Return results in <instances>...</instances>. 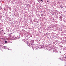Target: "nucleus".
Returning <instances> with one entry per match:
<instances>
[{
	"instance_id": "obj_13",
	"label": "nucleus",
	"mask_w": 66,
	"mask_h": 66,
	"mask_svg": "<svg viewBox=\"0 0 66 66\" xmlns=\"http://www.w3.org/2000/svg\"><path fill=\"white\" fill-rule=\"evenodd\" d=\"M10 10V11H11V10Z\"/></svg>"
},
{
	"instance_id": "obj_6",
	"label": "nucleus",
	"mask_w": 66,
	"mask_h": 66,
	"mask_svg": "<svg viewBox=\"0 0 66 66\" xmlns=\"http://www.w3.org/2000/svg\"><path fill=\"white\" fill-rule=\"evenodd\" d=\"M64 55H65V54H64Z\"/></svg>"
},
{
	"instance_id": "obj_2",
	"label": "nucleus",
	"mask_w": 66,
	"mask_h": 66,
	"mask_svg": "<svg viewBox=\"0 0 66 66\" xmlns=\"http://www.w3.org/2000/svg\"><path fill=\"white\" fill-rule=\"evenodd\" d=\"M5 43H7V41H5Z\"/></svg>"
},
{
	"instance_id": "obj_9",
	"label": "nucleus",
	"mask_w": 66,
	"mask_h": 66,
	"mask_svg": "<svg viewBox=\"0 0 66 66\" xmlns=\"http://www.w3.org/2000/svg\"><path fill=\"white\" fill-rule=\"evenodd\" d=\"M4 34H5V33H4Z\"/></svg>"
},
{
	"instance_id": "obj_8",
	"label": "nucleus",
	"mask_w": 66,
	"mask_h": 66,
	"mask_svg": "<svg viewBox=\"0 0 66 66\" xmlns=\"http://www.w3.org/2000/svg\"><path fill=\"white\" fill-rule=\"evenodd\" d=\"M2 31H3V30H2Z\"/></svg>"
},
{
	"instance_id": "obj_5",
	"label": "nucleus",
	"mask_w": 66,
	"mask_h": 66,
	"mask_svg": "<svg viewBox=\"0 0 66 66\" xmlns=\"http://www.w3.org/2000/svg\"><path fill=\"white\" fill-rule=\"evenodd\" d=\"M22 30V31H24V30L23 29Z\"/></svg>"
},
{
	"instance_id": "obj_4",
	"label": "nucleus",
	"mask_w": 66,
	"mask_h": 66,
	"mask_svg": "<svg viewBox=\"0 0 66 66\" xmlns=\"http://www.w3.org/2000/svg\"><path fill=\"white\" fill-rule=\"evenodd\" d=\"M40 1H42V2H43V0H40Z\"/></svg>"
},
{
	"instance_id": "obj_12",
	"label": "nucleus",
	"mask_w": 66,
	"mask_h": 66,
	"mask_svg": "<svg viewBox=\"0 0 66 66\" xmlns=\"http://www.w3.org/2000/svg\"><path fill=\"white\" fill-rule=\"evenodd\" d=\"M0 32H1V31H0Z\"/></svg>"
},
{
	"instance_id": "obj_10",
	"label": "nucleus",
	"mask_w": 66,
	"mask_h": 66,
	"mask_svg": "<svg viewBox=\"0 0 66 66\" xmlns=\"http://www.w3.org/2000/svg\"><path fill=\"white\" fill-rule=\"evenodd\" d=\"M47 2H48V1H47Z\"/></svg>"
},
{
	"instance_id": "obj_7",
	"label": "nucleus",
	"mask_w": 66,
	"mask_h": 66,
	"mask_svg": "<svg viewBox=\"0 0 66 66\" xmlns=\"http://www.w3.org/2000/svg\"><path fill=\"white\" fill-rule=\"evenodd\" d=\"M60 53H61V51H60Z\"/></svg>"
},
{
	"instance_id": "obj_3",
	"label": "nucleus",
	"mask_w": 66,
	"mask_h": 66,
	"mask_svg": "<svg viewBox=\"0 0 66 66\" xmlns=\"http://www.w3.org/2000/svg\"><path fill=\"white\" fill-rule=\"evenodd\" d=\"M11 35H9V36L10 37H11Z\"/></svg>"
},
{
	"instance_id": "obj_1",
	"label": "nucleus",
	"mask_w": 66,
	"mask_h": 66,
	"mask_svg": "<svg viewBox=\"0 0 66 66\" xmlns=\"http://www.w3.org/2000/svg\"><path fill=\"white\" fill-rule=\"evenodd\" d=\"M54 52H56V50H55L54 51Z\"/></svg>"
},
{
	"instance_id": "obj_11",
	"label": "nucleus",
	"mask_w": 66,
	"mask_h": 66,
	"mask_svg": "<svg viewBox=\"0 0 66 66\" xmlns=\"http://www.w3.org/2000/svg\"><path fill=\"white\" fill-rule=\"evenodd\" d=\"M28 46H30V45H28Z\"/></svg>"
}]
</instances>
